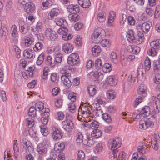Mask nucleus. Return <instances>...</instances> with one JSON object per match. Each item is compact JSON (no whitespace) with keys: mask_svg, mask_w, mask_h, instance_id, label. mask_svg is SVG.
<instances>
[{"mask_svg":"<svg viewBox=\"0 0 160 160\" xmlns=\"http://www.w3.org/2000/svg\"><path fill=\"white\" fill-rule=\"evenodd\" d=\"M156 115H152L150 118H144L139 121V128L142 129L146 130L148 127L153 125V122L156 121Z\"/></svg>","mask_w":160,"mask_h":160,"instance_id":"nucleus-1","label":"nucleus"},{"mask_svg":"<svg viewBox=\"0 0 160 160\" xmlns=\"http://www.w3.org/2000/svg\"><path fill=\"white\" fill-rule=\"evenodd\" d=\"M104 34V31L101 28L96 29L93 33L91 36V39L93 42L96 43H99L103 38Z\"/></svg>","mask_w":160,"mask_h":160,"instance_id":"nucleus-2","label":"nucleus"},{"mask_svg":"<svg viewBox=\"0 0 160 160\" xmlns=\"http://www.w3.org/2000/svg\"><path fill=\"white\" fill-rule=\"evenodd\" d=\"M151 48L148 51L149 55L155 56L160 48V40L157 39L152 41L150 43Z\"/></svg>","mask_w":160,"mask_h":160,"instance_id":"nucleus-3","label":"nucleus"},{"mask_svg":"<svg viewBox=\"0 0 160 160\" xmlns=\"http://www.w3.org/2000/svg\"><path fill=\"white\" fill-rule=\"evenodd\" d=\"M79 61V56L77 54L72 53L69 56L68 62L71 66H74L78 63Z\"/></svg>","mask_w":160,"mask_h":160,"instance_id":"nucleus-4","label":"nucleus"},{"mask_svg":"<svg viewBox=\"0 0 160 160\" xmlns=\"http://www.w3.org/2000/svg\"><path fill=\"white\" fill-rule=\"evenodd\" d=\"M45 35L48 39L52 41L55 40L58 38L56 32L50 28H47L46 29Z\"/></svg>","mask_w":160,"mask_h":160,"instance_id":"nucleus-5","label":"nucleus"},{"mask_svg":"<svg viewBox=\"0 0 160 160\" xmlns=\"http://www.w3.org/2000/svg\"><path fill=\"white\" fill-rule=\"evenodd\" d=\"M121 139L119 138H114L111 143L109 144V146L111 147V150L117 149L121 146Z\"/></svg>","mask_w":160,"mask_h":160,"instance_id":"nucleus-6","label":"nucleus"},{"mask_svg":"<svg viewBox=\"0 0 160 160\" xmlns=\"http://www.w3.org/2000/svg\"><path fill=\"white\" fill-rule=\"evenodd\" d=\"M70 73L65 72L64 75L61 76V79L64 84L68 87H70L71 85V82L68 77Z\"/></svg>","mask_w":160,"mask_h":160,"instance_id":"nucleus-7","label":"nucleus"},{"mask_svg":"<svg viewBox=\"0 0 160 160\" xmlns=\"http://www.w3.org/2000/svg\"><path fill=\"white\" fill-rule=\"evenodd\" d=\"M62 125L63 128L67 131H71L73 127L72 122L68 120L63 121Z\"/></svg>","mask_w":160,"mask_h":160,"instance_id":"nucleus-8","label":"nucleus"},{"mask_svg":"<svg viewBox=\"0 0 160 160\" xmlns=\"http://www.w3.org/2000/svg\"><path fill=\"white\" fill-rule=\"evenodd\" d=\"M19 31L23 35H25L28 32V26L26 24H23L22 21L19 22Z\"/></svg>","mask_w":160,"mask_h":160,"instance_id":"nucleus-9","label":"nucleus"},{"mask_svg":"<svg viewBox=\"0 0 160 160\" xmlns=\"http://www.w3.org/2000/svg\"><path fill=\"white\" fill-rule=\"evenodd\" d=\"M67 10L70 14H75L78 13L80 11L79 6L77 5L72 4L69 5L67 7Z\"/></svg>","mask_w":160,"mask_h":160,"instance_id":"nucleus-10","label":"nucleus"},{"mask_svg":"<svg viewBox=\"0 0 160 160\" xmlns=\"http://www.w3.org/2000/svg\"><path fill=\"white\" fill-rule=\"evenodd\" d=\"M53 131L52 132V137L55 140H58L62 138V134L57 128H53L52 129Z\"/></svg>","mask_w":160,"mask_h":160,"instance_id":"nucleus-11","label":"nucleus"},{"mask_svg":"<svg viewBox=\"0 0 160 160\" xmlns=\"http://www.w3.org/2000/svg\"><path fill=\"white\" fill-rule=\"evenodd\" d=\"M35 7L34 4L31 2L27 3L25 4L24 9L27 13H32L35 10Z\"/></svg>","mask_w":160,"mask_h":160,"instance_id":"nucleus-12","label":"nucleus"},{"mask_svg":"<svg viewBox=\"0 0 160 160\" xmlns=\"http://www.w3.org/2000/svg\"><path fill=\"white\" fill-rule=\"evenodd\" d=\"M23 55L26 59L34 58L35 57V53L32 49L25 50L23 52Z\"/></svg>","mask_w":160,"mask_h":160,"instance_id":"nucleus-13","label":"nucleus"},{"mask_svg":"<svg viewBox=\"0 0 160 160\" xmlns=\"http://www.w3.org/2000/svg\"><path fill=\"white\" fill-rule=\"evenodd\" d=\"M73 49V45L70 43L64 44L62 47V49L66 53H70L72 52Z\"/></svg>","mask_w":160,"mask_h":160,"instance_id":"nucleus-14","label":"nucleus"},{"mask_svg":"<svg viewBox=\"0 0 160 160\" xmlns=\"http://www.w3.org/2000/svg\"><path fill=\"white\" fill-rule=\"evenodd\" d=\"M37 150L39 154L43 155L47 151V148L45 145L40 143L37 147Z\"/></svg>","mask_w":160,"mask_h":160,"instance_id":"nucleus-15","label":"nucleus"},{"mask_svg":"<svg viewBox=\"0 0 160 160\" xmlns=\"http://www.w3.org/2000/svg\"><path fill=\"white\" fill-rule=\"evenodd\" d=\"M80 6L83 8H87L90 6L91 3L90 0H78Z\"/></svg>","mask_w":160,"mask_h":160,"instance_id":"nucleus-16","label":"nucleus"},{"mask_svg":"<svg viewBox=\"0 0 160 160\" xmlns=\"http://www.w3.org/2000/svg\"><path fill=\"white\" fill-rule=\"evenodd\" d=\"M94 137H87V139H84L83 141V143L87 146L91 147L93 145L95 142Z\"/></svg>","mask_w":160,"mask_h":160,"instance_id":"nucleus-17","label":"nucleus"},{"mask_svg":"<svg viewBox=\"0 0 160 160\" xmlns=\"http://www.w3.org/2000/svg\"><path fill=\"white\" fill-rule=\"evenodd\" d=\"M22 145L23 146V147H26L27 149H26V150H28L29 152V153H30L29 150L31 151L32 150V148L30 146L31 145V143L29 142L28 140L26 139H23L22 140Z\"/></svg>","mask_w":160,"mask_h":160,"instance_id":"nucleus-18","label":"nucleus"},{"mask_svg":"<svg viewBox=\"0 0 160 160\" xmlns=\"http://www.w3.org/2000/svg\"><path fill=\"white\" fill-rule=\"evenodd\" d=\"M84 126L86 127H90L92 128L94 130L98 129L99 126L98 123L96 121H92V122H89L87 123H85Z\"/></svg>","mask_w":160,"mask_h":160,"instance_id":"nucleus-19","label":"nucleus"},{"mask_svg":"<svg viewBox=\"0 0 160 160\" xmlns=\"http://www.w3.org/2000/svg\"><path fill=\"white\" fill-rule=\"evenodd\" d=\"M97 19L100 22H104L106 19V15L102 11H99L97 13Z\"/></svg>","mask_w":160,"mask_h":160,"instance_id":"nucleus-20","label":"nucleus"},{"mask_svg":"<svg viewBox=\"0 0 160 160\" xmlns=\"http://www.w3.org/2000/svg\"><path fill=\"white\" fill-rule=\"evenodd\" d=\"M102 135V131L98 129L93 130L91 133V136L96 138H98L101 136Z\"/></svg>","mask_w":160,"mask_h":160,"instance_id":"nucleus-21","label":"nucleus"},{"mask_svg":"<svg viewBox=\"0 0 160 160\" xmlns=\"http://www.w3.org/2000/svg\"><path fill=\"white\" fill-rule=\"evenodd\" d=\"M59 10L56 9H52L48 14V18L49 20H52L55 16H57L58 14Z\"/></svg>","mask_w":160,"mask_h":160,"instance_id":"nucleus-22","label":"nucleus"},{"mask_svg":"<svg viewBox=\"0 0 160 160\" xmlns=\"http://www.w3.org/2000/svg\"><path fill=\"white\" fill-rule=\"evenodd\" d=\"M94 105V104L92 105L91 106V109L95 115L97 117L102 115L103 113L102 110L100 109H98L97 107L95 108Z\"/></svg>","mask_w":160,"mask_h":160,"instance_id":"nucleus-23","label":"nucleus"},{"mask_svg":"<svg viewBox=\"0 0 160 160\" xmlns=\"http://www.w3.org/2000/svg\"><path fill=\"white\" fill-rule=\"evenodd\" d=\"M97 88L95 86L91 85L88 87V91L91 96H93L96 93Z\"/></svg>","mask_w":160,"mask_h":160,"instance_id":"nucleus-24","label":"nucleus"},{"mask_svg":"<svg viewBox=\"0 0 160 160\" xmlns=\"http://www.w3.org/2000/svg\"><path fill=\"white\" fill-rule=\"evenodd\" d=\"M56 24L59 26L63 25L64 27L68 26V23L67 21L63 18H58L56 19Z\"/></svg>","mask_w":160,"mask_h":160,"instance_id":"nucleus-25","label":"nucleus"},{"mask_svg":"<svg viewBox=\"0 0 160 160\" xmlns=\"http://www.w3.org/2000/svg\"><path fill=\"white\" fill-rule=\"evenodd\" d=\"M151 24L147 22H144L143 23L142 27L141 29L143 32L147 33L149 30Z\"/></svg>","mask_w":160,"mask_h":160,"instance_id":"nucleus-26","label":"nucleus"},{"mask_svg":"<svg viewBox=\"0 0 160 160\" xmlns=\"http://www.w3.org/2000/svg\"><path fill=\"white\" fill-rule=\"evenodd\" d=\"M101 51L100 47L98 45H95L92 48V52L93 55L97 56L99 55Z\"/></svg>","mask_w":160,"mask_h":160,"instance_id":"nucleus-27","label":"nucleus"},{"mask_svg":"<svg viewBox=\"0 0 160 160\" xmlns=\"http://www.w3.org/2000/svg\"><path fill=\"white\" fill-rule=\"evenodd\" d=\"M62 54L61 53H58L55 56L54 59V62L55 63V66L56 65H58L61 63L62 61Z\"/></svg>","mask_w":160,"mask_h":160,"instance_id":"nucleus-28","label":"nucleus"},{"mask_svg":"<svg viewBox=\"0 0 160 160\" xmlns=\"http://www.w3.org/2000/svg\"><path fill=\"white\" fill-rule=\"evenodd\" d=\"M107 82L111 86L115 85L117 82V80L114 76H109L107 78Z\"/></svg>","mask_w":160,"mask_h":160,"instance_id":"nucleus-29","label":"nucleus"},{"mask_svg":"<svg viewBox=\"0 0 160 160\" xmlns=\"http://www.w3.org/2000/svg\"><path fill=\"white\" fill-rule=\"evenodd\" d=\"M112 68L111 64L108 63H105L102 67V69L104 72L107 73L110 72Z\"/></svg>","mask_w":160,"mask_h":160,"instance_id":"nucleus-30","label":"nucleus"},{"mask_svg":"<svg viewBox=\"0 0 160 160\" xmlns=\"http://www.w3.org/2000/svg\"><path fill=\"white\" fill-rule=\"evenodd\" d=\"M65 146V144L63 143H61L55 146L54 150L57 153H59L64 149Z\"/></svg>","mask_w":160,"mask_h":160,"instance_id":"nucleus-31","label":"nucleus"},{"mask_svg":"<svg viewBox=\"0 0 160 160\" xmlns=\"http://www.w3.org/2000/svg\"><path fill=\"white\" fill-rule=\"evenodd\" d=\"M141 113L143 116H148L150 114V108L146 106L143 107L141 112Z\"/></svg>","mask_w":160,"mask_h":160,"instance_id":"nucleus-32","label":"nucleus"},{"mask_svg":"<svg viewBox=\"0 0 160 160\" xmlns=\"http://www.w3.org/2000/svg\"><path fill=\"white\" fill-rule=\"evenodd\" d=\"M112 150V152L109 156L110 160H118L117 156L119 154L118 150L116 149Z\"/></svg>","mask_w":160,"mask_h":160,"instance_id":"nucleus-33","label":"nucleus"},{"mask_svg":"<svg viewBox=\"0 0 160 160\" xmlns=\"http://www.w3.org/2000/svg\"><path fill=\"white\" fill-rule=\"evenodd\" d=\"M45 63L47 65L49 66L51 68H53L55 66V63L54 62H52V58L50 56L47 57V58L46 60Z\"/></svg>","mask_w":160,"mask_h":160,"instance_id":"nucleus-34","label":"nucleus"},{"mask_svg":"<svg viewBox=\"0 0 160 160\" xmlns=\"http://www.w3.org/2000/svg\"><path fill=\"white\" fill-rule=\"evenodd\" d=\"M78 114L80 113L82 115V117L84 118H87V117L89 116L91 114L90 110L89 111H82V108H81L80 106L79 107V109L78 110Z\"/></svg>","mask_w":160,"mask_h":160,"instance_id":"nucleus-35","label":"nucleus"},{"mask_svg":"<svg viewBox=\"0 0 160 160\" xmlns=\"http://www.w3.org/2000/svg\"><path fill=\"white\" fill-rule=\"evenodd\" d=\"M127 37L128 40L130 42H133L135 39V37L134 35L133 32L132 30H130L128 32L127 35Z\"/></svg>","mask_w":160,"mask_h":160,"instance_id":"nucleus-36","label":"nucleus"},{"mask_svg":"<svg viewBox=\"0 0 160 160\" xmlns=\"http://www.w3.org/2000/svg\"><path fill=\"white\" fill-rule=\"evenodd\" d=\"M68 18L70 21L72 22H76L79 19L80 17L77 14H70L68 15Z\"/></svg>","mask_w":160,"mask_h":160,"instance_id":"nucleus-37","label":"nucleus"},{"mask_svg":"<svg viewBox=\"0 0 160 160\" xmlns=\"http://www.w3.org/2000/svg\"><path fill=\"white\" fill-rule=\"evenodd\" d=\"M93 77L96 79H98V80L101 81L103 78V75L101 72L98 71L95 72L93 74Z\"/></svg>","mask_w":160,"mask_h":160,"instance_id":"nucleus-38","label":"nucleus"},{"mask_svg":"<svg viewBox=\"0 0 160 160\" xmlns=\"http://www.w3.org/2000/svg\"><path fill=\"white\" fill-rule=\"evenodd\" d=\"M45 57V55L43 53H41L38 57L37 61V64L38 65H40L43 62Z\"/></svg>","mask_w":160,"mask_h":160,"instance_id":"nucleus-39","label":"nucleus"},{"mask_svg":"<svg viewBox=\"0 0 160 160\" xmlns=\"http://www.w3.org/2000/svg\"><path fill=\"white\" fill-rule=\"evenodd\" d=\"M37 110L34 106L31 107L29 109L28 112V115L34 117L36 115Z\"/></svg>","mask_w":160,"mask_h":160,"instance_id":"nucleus-40","label":"nucleus"},{"mask_svg":"<svg viewBox=\"0 0 160 160\" xmlns=\"http://www.w3.org/2000/svg\"><path fill=\"white\" fill-rule=\"evenodd\" d=\"M35 108L37 110L39 111L43 110L44 108V104L42 102H38L36 104Z\"/></svg>","mask_w":160,"mask_h":160,"instance_id":"nucleus-41","label":"nucleus"},{"mask_svg":"<svg viewBox=\"0 0 160 160\" xmlns=\"http://www.w3.org/2000/svg\"><path fill=\"white\" fill-rule=\"evenodd\" d=\"M147 87L146 86L143 84L140 85L138 89V92L140 94H142L144 93L146 90Z\"/></svg>","mask_w":160,"mask_h":160,"instance_id":"nucleus-42","label":"nucleus"},{"mask_svg":"<svg viewBox=\"0 0 160 160\" xmlns=\"http://www.w3.org/2000/svg\"><path fill=\"white\" fill-rule=\"evenodd\" d=\"M17 28L16 25H13L11 28V30L12 32V35L14 37H16L18 35Z\"/></svg>","mask_w":160,"mask_h":160,"instance_id":"nucleus-43","label":"nucleus"},{"mask_svg":"<svg viewBox=\"0 0 160 160\" xmlns=\"http://www.w3.org/2000/svg\"><path fill=\"white\" fill-rule=\"evenodd\" d=\"M41 2L43 7L45 8L51 6L52 4L51 0H42Z\"/></svg>","mask_w":160,"mask_h":160,"instance_id":"nucleus-44","label":"nucleus"},{"mask_svg":"<svg viewBox=\"0 0 160 160\" xmlns=\"http://www.w3.org/2000/svg\"><path fill=\"white\" fill-rule=\"evenodd\" d=\"M33 121V119L31 118H28L26 119V122L27 123V126L28 128H31L33 126L34 124Z\"/></svg>","mask_w":160,"mask_h":160,"instance_id":"nucleus-45","label":"nucleus"},{"mask_svg":"<svg viewBox=\"0 0 160 160\" xmlns=\"http://www.w3.org/2000/svg\"><path fill=\"white\" fill-rule=\"evenodd\" d=\"M102 118L107 123L110 122L112 121L110 116L107 113H103L102 115Z\"/></svg>","mask_w":160,"mask_h":160,"instance_id":"nucleus-46","label":"nucleus"},{"mask_svg":"<svg viewBox=\"0 0 160 160\" xmlns=\"http://www.w3.org/2000/svg\"><path fill=\"white\" fill-rule=\"evenodd\" d=\"M110 58L111 60L113 61L114 63H116L118 60V56L117 54L114 52H112L110 56Z\"/></svg>","mask_w":160,"mask_h":160,"instance_id":"nucleus-47","label":"nucleus"},{"mask_svg":"<svg viewBox=\"0 0 160 160\" xmlns=\"http://www.w3.org/2000/svg\"><path fill=\"white\" fill-rule=\"evenodd\" d=\"M146 69L148 70H149L151 67L150 60L148 57H147L144 61Z\"/></svg>","mask_w":160,"mask_h":160,"instance_id":"nucleus-48","label":"nucleus"},{"mask_svg":"<svg viewBox=\"0 0 160 160\" xmlns=\"http://www.w3.org/2000/svg\"><path fill=\"white\" fill-rule=\"evenodd\" d=\"M115 17L116 14L115 12L113 11L109 13L108 23H111L114 21V19Z\"/></svg>","mask_w":160,"mask_h":160,"instance_id":"nucleus-49","label":"nucleus"},{"mask_svg":"<svg viewBox=\"0 0 160 160\" xmlns=\"http://www.w3.org/2000/svg\"><path fill=\"white\" fill-rule=\"evenodd\" d=\"M58 33L61 35H63L68 32V30L67 28L65 27H61L59 28L58 31Z\"/></svg>","mask_w":160,"mask_h":160,"instance_id":"nucleus-50","label":"nucleus"},{"mask_svg":"<svg viewBox=\"0 0 160 160\" xmlns=\"http://www.w3.org/2000/svg\"><path fill=\"white\" fill-rule=\"evenodd\" d=\"M51 80L55 83H57L59 80V77L56 73H52L51 75Z\"/></svg>","mask_w":160,"mask_h":160,"instance_id":"nucleus-51","label":"nucleus"},{"mask_svg":"<svg viewBox=\"0 0 160 160\" xmlns=\"http://www.w3.org/2000/svg\"><path fill=\"white\" fill-rule=\"evenodd\" d=\"M84 152L82 150L79 151L78 154L77 160H84Z\"/></svg>","mask_w":160,"mask_h":160,"instance_id":"nucleus-52","label":"nucleus"},{"mask_svg":"<svg viewBox=\"0 0 160 160\" xmlns=\"http://www.w3.org/2000/svg\"><path fill=\"white\" fill-rule=\"evenodd\" d=\"M102 62L100 59H98L95 61V66L97 69H99L102 67Z\"/></svg>","mask_w":160,"mask_h":160,"instance_id":"nucleus-53","label":"nucleus"},{"mask_svg":"<svg viewBox=\"0 0 160 160\" xmlns=\"http://www.w3.org/2000/svg\"><path fill=\"white\" fill-rule=\"evenodd\" d=\"M8 30L5 27H2L0 28V33L2 37H5L8 35Z\"/></svg>","mask_w":160,"mask_h":160,"instance_id":"nucleus-54","label":"nucleus"},{"mask_svg":"<svg viewBox=\"0 0 160 160\" xmlns=\"http://www.w3.org/2000/svg\"><path fill=\"white\" fill-rule=\"evenodd\" d=\"M100 42L103 47H108L110 46V44L109 43V41L108 40L103 39H102Z\"/></svg>","mask_w":160,"mask_h":160,"instance_id":"nucleus-55","label":"nucleus"},{"mask_svg":"<svg viewBox=\"0 0 160 160\" xmlns=\"http://www.w3.org/2000/svg\"><path fill=\"white\" fill-rule=\"evenodd\" d=\"M49 69L47 67H45L43 69V73L42 75V78L45 79L47 78Z\"/></svg>","mask_w":160,"mask_h":160,"instance_id":"nucleus-56","label":"nucleus"},{"mask_svg":"<svg viewBox=\"0 0 160 160\" xmlns=\"http://www.w3.org/2000/svg\"><path fill=\"white\" fill-rule=\"evenodd\" d=\"M33 48V50L35 51H37L41 49L43 46V44L40 42H38L36 43Z\"/></svg>","mask_w":160,"mask_h":160,"instance_id":"nucleus-57","label":"nucleus"},{"mask_svg":"<svg viewBox=\"0 0 160 160\" xmlns=\"http://www.w3.org/2000/svg\"><path fill=\"white\" fill-rule=\"evenodd\" d=\"M76 94L73 92L70 93L68 95V97L72 102H74L76 100Z\"/></svg>","mask_w":160,"mask_h":160,"instance_id":"nucleus-58","label":"nucleus"},{"mask_svg":"<svg viewBox=\"0 0 160 160\" xmlns=\"http://www.w3.org/2000/svg\"><path fill=\"white\" fill-rule=\"evenodd\" d=\"M68 108L69 111L72 112H74L75 111L76 106L75 104L73 103H71L68 104Z\"/></svg>","mask_w":160,"mask_h":160,"instance_id":"nucleus-59","label":"nucleus"},{"mask_svg":"<svg viewBox=\"0 0 160 160\" xmlns=\"http://www.w3.org/2000/svg\"><path fill=\"white\" fill-rule=\"evenodd\" d=\"M72 36L70 34L66 33L62 36V39L65 41H67L71 39Z\"/></svg>","mask_w":160,"mask_h":160,"instance_id":"nucleus-60","label":"nucleus"},{"mask_svg":"<svg viewBox=\"0 0 160 160\" xmlns=\"http://www.w3.org/2000/svg\"><path fill=\"white\" fill-rule=\"evenodd\" d=\"M137 34L139 37L138 40L142 42L144 39V37L143 33L142 32L139 31L138 32Z\"/></svg>","mask_w":160,"mask_h":160,"instance_id":"nucleus-61","label":"nucleus"},{"mask_svg":"<svg viewBox=\"0 0 160 160\" xmlns=\"http://www.w3.org/2000/svg\"><path fill=\"white\" fill-rule=\"evenodd\" d=\"M83 137L81 132H78V133L77 137L76 139V142L78 143H81L83 142L84 140H83Z\"/></svg>","mask_w":160,"mask_h":160,"instance_id":"nucleus-62","label":"nucleus"},{"mask_svg":"<svg viewBox=\"0 0 160 160\" xmlns=\"http://www.w3.org/2000/svg\"><path fill=\"white\" fill-rule=\"evenodd\" d=\"M42 115V117L41 119V122L44 125L46 124L48 121V117L49 116L46 117L45 115Z\"/></svg>","mask_w":160,"mask_h":160,"instance_id":"nucleus-63","label":"nucleus"},{"mask_svg":"<svg viewBox=\"0 0 160 160\" xmlns=\"http://www.w3.org/2000/svg\"><path fill=\"white\" fill-rule=\"evenodd\" d=\"M126 153L124 152L120 153L119 152V154L118 155V157L117 158L118 160H125Z\"/></svg>","mask_w":160,"mask_h":160,"instance_id":"nucleus-64","label":"nucleus"}]
</instances>
